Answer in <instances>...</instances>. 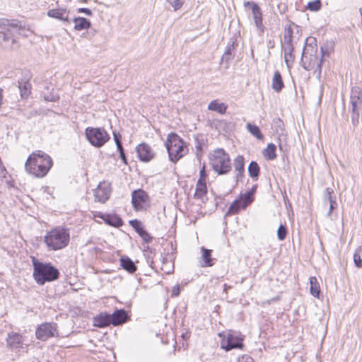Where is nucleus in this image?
Masks as SVG:
<instances>
[{"mask_svg":"<svg viewBox=\"0 0 362 362\" xmlns=\"http://www.w3.org/2000/svg\"><path fill=\"white\" fill-rule=\"evenodd\" d=\"M267 47L269 48H273L274 47V40H269L268 42H267Z\"/></svg>","mask_w":362,"mask_h":362,"instance_id":"nucleus-56","label":"nucleus"},{"mask_svg":"<svg viewBox=\"0 0 362 362\" xmlns=\"http://www.w3.org/2000/svg\"><path fill=\"white\" fill-rule=\"evenodd\" d=\"M252 4H256V3H255V2H252H252H250V1H247V2H245V3H244V6H245V7H246V6H251V8H252Z\"/></svg>","mask_w":362,"mask_h":362,"instance_id":"nucleus-57","label":"nucleus"},{"mask_svg":"<svg viewBox=\"0 0 362 362\" xmlns=\"http://www.w3.org/2000/svg\"><path fill=\"white\" fill-rule=\"evenodd\" d=\"M129 225L136 231L138 234L140 233V231L144 230L141 222L137 219L129 221Z\"/></svg>","mask_w":362,"mask_h":362,"instance_id":"nucleus-39","label":"nucleus"},{"mask_svg":"<svg viewBox=\"0 0 362 362\" xmlns=\"http://www.w3.org/2000/svg\"><path fill=\"white\" fill-rule=\"evenodd\" d=\"M208 109L223 115L226 112L227 105L223 103H219L217 100H214L209 103Z\"/></svg>","mask_w":362,"mask_h":362,"instance_id":"nucleus-27","label":"nucleus"},{"mask_svg":"<svg viewBox=\"0 0 362 362\" xmlns=\"http://www.w3.org/2000/svg\"><path fill=\"white\" fill-rule=\"evenodd\" d=\"M119 157L124 164H127V160L124 153H122L121 154H119Z\"/></svg>","mask_w":362,"mask_h":362,"instance_id":"nucleus-54","label":"nucleus"},{"mask_svg":"<svg viewBox=\"0 0 362 362\" xmlns=\"http://www.w3.org/2000/svg\"><path fill=\"white\" fill-rule=\"evenodd\" d=\"M210 164L218 175L226 174L231 169L229 155L223 148L214 151L210 156Z\"/></svg>","mask_w":362,"mask_h":362,"instance_id":"nucleus-7","label":"nucleus"},{"mask_svg":"<svg viewBox=\"0 0 362 362\" xmlns=\"http://www.w3.org/2000/svg\"><path fill=\"white\" fill-rule=\"evenodd\" d=\"M260 168L258 163L252 161L248 166V173L252 178H257L259 175Z\"/></svg>","mask_w":362,"mask_h":362,"instance_id":"nucleus-34","label":"nucleus"},{"mask_svg":"<svg viewBox=\"0 0 362 362\" xmlns=\"http://www.w3.org/2000/svg\"><path fill=\"white\" fill-rule=\"evenodd\" d=\"M166 1H167V2H168V3H170V2H172V1H173L172 0H166Z\"/></svg>","mask_w":362,"mask_h":362,"instance_id":"nucleus-62","label":"nucleus"},{"mask_svg":"<svg viewBox=\"0 0 362 362\" xmlns=\"http://www.w3.org/2000/svg\"><path fill=\"white\" fill-rule=\"evenodd\" d=\"M243 339L235 332H229L226 337L223 338L221 343L222 349L230 351L233 349L242 348L243 344L242 343Z\"/></svg>","mask_w":362,"mask_h":362,"instance_id":"nucleus-12","label":"nucleus"},{"mask_svg":"<svg viewBox=\"0 0 362 362\" xmlns=\"http://www.w3.org/2000/svg\"><path fill=\"white\" fill-rule=\"evenodd\" d=\"M169 158L176 163L188 153L186 143L175 133H170L165 142Z\"/></svg>","mask_w":362,"mask_h":362,"instance_id":"nucleus-4","label":"nucleus"},{"mask_svg":"<svg viewBox=\"0 0 362 362\" xmlns=\"http://www.w3.org/2000/svg\"><path fill=\"white\" fill-rule=\"evenodd\" d=\"M179 294H180V288H179V286L174 287L173 290V292H172V296H177Z\"/></svg>","mask_w":362,"mask_h":362,"instance_id":"nucleus-53","label":"nucleus"},{"mask_svg":"<svg viewBox=\"0 0 362 362\" xmlns=\"http://www.w3.org/2000/svg\"><path fill=\"white\" fill-rule=\"evenodd\" d=\"M116 146H117V148L119 154H121L122 153H124V148H123L122 145V143L119 144H117Z\"/></svg>","mask_w":362,"mask_h":362,"instance_id":"nucleus-55","label":"nucleus"},{"mask_svg":"<svg viewBox=\"0 0 362 362\" xmlns=\"http://www.w3.org/2000/svg\"><path fill=\"white\" fill-rule=\"evenodd\" d=\"M19 90L21 97L23 99H26L30 93L31 84L28 81L23 82V83L18 82Z\"/></svg>","mask_w":362,"mask_h":362,"instance_id":"nucleus-32","label":"nucleus"},{"mask_svg":"<svg viewBox=\"0 0 362 362\" xmlns=\"http://www.w3.org/2000/svg\"><path fill=\"white\" fill-rule=\"evenodd\" d=\"M113 136L116 145L121 144V135L119 133L114 132Z\"/></svg>","mask_w":362,"mask_h":362,"instance_id":"nucleus-51","label":"nucleus"},{"mask_svg":"<svg viewBox=\"0 0 362 362\" xmlns=\"http://www.w3.org/2000/svg\"><path fill=\"white\" fill-rule=\"evenodd\" d=\"M206 174L205 171V166L204 165L199 171V178L198 181H201V183H206Z\"/></svg>","mask_w":362,"mask_h":362,"instance_id":"nucleus-45","label":"nucleus"},{"mask_svg":"<svg viewBox=\"0 0 362 362\" xmlns=\"http://www.w3.org/2000/svg\"><path fill=\"white\" fill-rule=\"evenodd\" d=\"M246 128L247 131L257 139H262L264 138L263 134L261 133L259 127L257 125L247 123Z\"/></svg>","mask_w":362,"mask_h":362,"instance_id":"nucleus-33","label":"nucleus"},{"mask_svg":"<svg viewBox=\"0 0 362 362\" xmlns=\"http://www.w3.org/2000/svg\"><path fill=\"white\" fill-rule=\"evenodd\" d=\"M49 190H50V188L49 187H45L44 189V192L48 193L49 194H51Z\"/></svg>","mask_w":362,"mask_h":362,"instance_id":"nucleus-60","label":"nucleus"},{"mask_svg":"<svg viewBox=\"0 0 362 362\" xmlns=\"http://www.w3.org/2000/svg\"><path fill=\"white\" fill-rule=\"evenodd\" d=\"M98 216L109 226L117 228L123 225L122 219L117 214H100Z\"/></svg>","mask_w":362,"mask_h":362,"instance_id":"nucleus-17","label":"nucleus"},{"mask_svg":"<svg viewBox=\"0 0 362 362\" xmlns=\"http://www.w3.org/2000/svg\"><path fill=\"white\" fill-rule=\"evenodd\" d=\"M21 28V23L18 20L0 18V28L5 30V31H10L11 29H20Z\"/></svg>","mask_w":362,"mask_h":362,"instance_id":"nucleus-20","label":"nucleus"},{"mask_svg":"<svg viewBox=\"0 0 362 362\" xmlns=\"http://www.w3.org/2000/svg\"><path fill=\"white\" fill-rule=\"evenodd\" d=\"M85 134L88 141L98 148L103 146L110 139L109 134L103 128L87 127Z\"/></svg>","mask_w":362,"mask_h":362,"instance_id":"nucleus-9","label":"nucleus"},{"mask_svg":"<svg viewBox=\"0 0 362 362\" xmlns=\"http://www.w3.org/2000/svg\"><path fill=\"white\" fill-rule=\"evenodd\" d=\"M276 145L270 143L267 145V146L263 150L262 154L265 159L268 160H274L276 158Z\"/></svg>","mask_w":362,"mask_h":362,"instance_id":"nucleus-29","label":"nucleus"},{"mask_svg":"<svg viewBox=\"0 0 362 362\" xmlns=\"http://www.w3.org/2000/svg\"><path fill=\"white\" fill-rule=\"evenodd\" d=\"M112 324L110 315L107 313H101L93 319V325L95 327H104Z\"/></svg>","mask_w":362,"mask_h":362,"instance_id":"nucleus-24","label":"nucleus"},{"mask_svg":"<svg viewBox=\"0 0 362 362\" xmlns=\"http://www.w3.org/2000/svg\"><path fill=\"white\" fill-rule=\"evenodd\" d=\"M242 207V202L240 200H235L229 206L226 215H234L238 214Z\"/></svg>","mask_w":362,"mask_h":362,"instance_id":"nucleus-35","label":"nucleus"},{"mask_svg":"<svg viewBox=\"0 0 362 362\" xmlns=\"http://www.w3.org/2000/svg\"><path fill=\"white\" fill-rule=\"evenodd\" d=\"M234 42L232 44H228L226 48V50L222 56L221 60L229 62L232 59V52L234 50Z\"/></svg>","mask_w":362,"mask_h":362,"instance_id":"nucleus-37","label":"nucleus"},{"mask_svg":"<svg viewBox=\"0 0 362 362\" xmlns=\"http://www.w3.org/2000/svg\"><path fill=\"white\" fill-rule=\"evenodd\" d=\"M128 315L124 310H117L112 315L110 319L112 325L116 326L124 323L127 320Z\"/></svg>","mask_w":362,"mask_h":362,"instance_id":"nucleus-22","label":"nucleus"},{"mask_svg":"<svg viewBox=\"0 0 362 362\" xmlns=\"http://www.w3.org/2000/svg\"><path fill=\"white\" fill-rule=\"evenodd\" d=\"M284 87V84L282 80L281 74L279 71H276L272 78V88L276 93H279Z\"/></svg>","mask_w":362,"mask_h":362,"instance_id":"nucleus-26","label":"nucleus"},{"mask_svg":"<svg viewBox=\"0 0 362 362\" xmlns=\"http://www.w3.org/2000/svg\"><path fill=\"white\" fill-rule=\"evenodd\" d=\"M293 31L291 25H286L284 30V37L281 42V51L284 53V62L288 67L291 69L295 62L294 54V37Z\"/></svg>","mask_w":362,"mask_h":362,"instance_id":"nucleus-5","label":"nucleus"},{"mask_svg":"<svg viewBox=\"0 0 362 362\" xmlns=\"http://www.w3.org/2000/svg\"><path fill=\"white\" fill-rule=\"evenodd\" d=\"M69 240V230L62 227L50 230L44 237V242L49 251L59 250L66 247Z\"/></svg>","mask_w":362,"mask_h":362,"instance_id":"nucleus-3","label":"nucleus"},{"mask_svg":"<svg viewBox=\"0 0 362 362\" xmlns=\"http://www.w3.org/2000/svg\"><path fill=\"white\" fill-rule=\"evenodd\" d=\"M287 234V229L284 225H280L277 230V236L279 240H284Z\"/></svg>","mask_w":362,"mask_h":362,"instance_id":"nucleus-40","label":"nucleus"},{"mask_svg":"<svg viewBox=\"0 0 362 362\" xmlns=\"http://www.w3.org/2000/svg\"><path fill=\"white\" fill-rule=\"evenodd\" d=\"M23 337L17 332H11L8 334L6 345L11 350H18L23 347Z\"/></svg>","mask_w":362,"mask_h":362,"instance_id":"nucleus-15","label":"nucleus"},{"mask_svg":"<svg viewBox=\"0 0 362 362\" xmlns=\"http://www.w3.org/2000/svg\"><path fill=\"white\" fill-rule=\"evenodd\" d=\"M16 40L10 31L0 30V45L6 49H11Z\"/></svg>","mask_w":362,"mask_h":362,"instance_id":"nucleus-19","label":"nucleus"},{"mask_svg":"<svg viewBox=\"0 0 362 362\" xmlns=\"http://www.w3.org/2000/svg\"><path fill=\"white\" fill-rule=\"evenodd\" d=\"M33 277L39 285L52 281L59 278V271L50 264L34 262Z\"/></svg>","mask_w":362,"mask_h":362,"instance_id":"nucleus-6","label":"nucleus"},{"mask_svg":"<svg viewBox=\"0 0 362 362\" xmlns=\"http://www.w3.org/2000/svg\"><path fill=\"white\" fill-rule=\"evenodd\" d=\"M120 266L127 272L132 274L134 273L137 267L134 262L127 256H122L119 259Z\"/></svg>","mask_w":362,"mask_h":362,"instance_id":"nucleus-25","label":"nucleus"},{"mask_svg":"<svg viewBox=\"0 0 362 362\" xmlns=\"http://www.w3.org/2000/svg\"><path fill=\"white\" fill-rule=\"evenodd\" d=\"M112 192L111 185L105 181L100 182L94 190L95 201L105 203L110 197Z\"/></svg>","mask_w":362,"mask_h":362,"instance_id":"nucleus-13","label":"nucleus"},{"mask_svg":"<svg viewBox=\"0 0 362 362\" xmlns=\"http://www.w3.org/2000/svg\"><path fill=\"white\" fill-rule=\"evenodd\" d=\"M74 29L76 30H86L90 28V22L85 18L77 17L74 19Z\"/></svg>","mask_w":362,"mask_h":362,"instance_id":"nucleus-28","label":"nucleus"},{"mask_svg":"<svg viewBox=\"0 0 362 362\" xmlns=\"http://www.w3.org/2000/svg\"><path fill=\"white\" fill-rule=\"evenodd\" d=\"M36 338L45 341L49 338L58 337L57 325L54 322H44L35 329Z\"/></svg>","mask_w":362,"mask_h":362,"instance_id":"nucleus-11","label":"nucleus"},{"mask_svg":"<svg viewBox=\"0 0 362 362\" xmlns=\"http://www.w3.org/2000/svg\"><path fill=\"white\" fill-rule=\"evenodd\" d=\"M322 6L320 0H315L308 3L307 8L311 11H317Z\"/></svg>","mask_w":362,"mask_h":362,"instance_id":"nucleus-38","label":"nucleus"},{"mask_svg":"<svg viewBox=\"0 0 362 362\" xmlns=\"http://www.w3.org/2000/svg\"><path fill=\"white\" fill-rule=\"evenodd\" d=\"M69 11L65 8H57L50 9L47 11V16L50 18H56L62 21H69Z\"/></svg>","mask_w":362,"mask_h":362,"instance_id":"nucleus-18","label":"nucleus"},{"mask_svg":"<svg viewBox=\"0 0 362 362\" xmlns=\"http://www.w3.org/2000/svg\"><path fill=\"white\" fill-rule=\"evenodd\" d=\"M45 99L47 101L55 102L59 99V96L57 95H51L45 96Z\"/></svg>","mask_w":362,"mask_h":362,"instance_id":"nucleus-49","label":"nucleus"},{"mask_svg":"<svg viewBox=\"0 0 362 362\" xmlns=\"http://www.w3.org/2000/svg\"><path fill=\"white\" fill-rule=\"evenodd\" d=\"M253 192L252 191L247 192L241 197L242 207L245 209L250 204L253 202Z\"/></svg>","mask_w":362,"mask_h":362,"instance_id":"nucleus-36","label":"nucleus"},{"mask_svg":"<svg viewBox=\"0 0 362 362\" xmlns=\"http://www.w3.org/2000/svg\"><path fill=\"white\" fill-rule=\"evenodd\" d=\"M234 168L235 171L237 172V178L238 177L242 176L244 170H245V163H244V157L243 156H238L234 159Z\"/></svg>","mask_w":362,"mask_h":362,"instance_id":"nucleus-30","label":"nucleus"},{"mask_svg":"<svg viewBox=\"0 0 362 362\" xmlns=\"http://www.w3.org/2000/svg\"><path fill=\"white\" fill-rule=\"evenodd\" d=\"M6 174H7L6 169L4 165H2L0 168V176L5 177Z\"/></svg>","mask_w":362,"mask_h":362,"instance_id":"nucleus-52","label":"nucleus"},{"mask_svg":"<svg viewBox=\"0 0 362 362\" xmlns=\"http://www.w3.org/2000/svg\"><path fill=\"white\" fill-rule=\"evenodd\" d=\"M207 187L206 183H201V181H197L195 187V192L194 198L195 199L201 200L204 202L207 198Z\"/></svg>","mask_w":362,"mask_h":362,"instance_id":"nucleus-21","label":"nucleus"},{"mask_svg":"<svg viewBox=\"0 0 362 362\" xmlns=\"http://www.w3.org/2000/svg\"><path fill=\"white\" fill-rule=\"evenodd\" d=\"M202 251V259L203 262L202 263V267H212L216 262V259L211 257V250L206 249L204 247H201Z\"/></svg>","mask_w":362,"mask_h":362,"instance_id":"nucleus-23","label":"nucleus"},{"mask_svg":"<svg viewBox=\"0 0 362 362\" xmlns=\"http://www.w3.org/2000/svg\"><path fill=\"white\" fill-rule=\"evenodd\" d=\"M170 4L175 11H177L182 6L183 1L182 0H173L172 2H170Z\"/></svg>","mask_w":362,"mask_h":362,"instance_id":"nucleus-44","label":"nucleus"},{"mask_svg":"<svg viewBox=\"0 0 362 362\" xmlns=\"http://www.w3.org/2000/svg\"><path fill=\"white\" fill-rule=\"evenodd\" d=\"M139 235L146 243H150L152 240V237L145 230L140 231Z\"/></svg>","mask_w":362,"mask_h":362,"instance_id":"nucleus-42","label":"nucleus"},{"mask_svg":"<svg viewBox=\"0 0 362 362\" xmlns=\"http://www.w3.org/2000/svg\"><path fill=\"white\" fill-rule=\"evenodd\" d=\"M361 248H358L354 255V261L358 268H362V259L360 255Z\"/></svg>","mask_w":362,"mask_h":362,"instance_id":"nucleus-41","label":"nucleus"},{"mask_svg":"<svg viewBox=\"0 0 362 362\" xmlns=\"http://www.w3.org/2000/svg\"><path fill=\"white\" fill-rule=\"evenodd\" d=\"M53 165L52 158L42 151L33 152L27 158L25 168L28 173L39 178L44 177Z\"/></svg>","mask_w":362,"mask_h":362,"instance_id":"nucleus-1","label":"nucleus"},{"mask_svg":"<svg viewBox=\"0 0 362 362\" xmlns=\"http://www.w3.org/2000/svg\"><path fill=\"white\" fill-rule=\"evenodd\" d=\"M329 204V210L327 213V216H329L331 215V213L332 211V210L335 208V206H337V202L335 200H333V201H331V202H328Z\"/></svg>","mask_w":362,"mask_h":362,"instance_id":"nucleus-50","label":"nucleus"},{"mask_svg":"<svg viewBox=\"0 0 362 362\" xmlns=\"http://www.w3.org/2000/svg\"><path fill=\"white\" fill-rule=\"evenodd\" d=\"M252 16L259 34L262 35L264 31V26L262 23V9L258 4H252Z\"/></svg>","mask_w":362,"mask_h":362,"instance_id":"nucleus-16","label":"nucleus"},{"mask_svg":"<svg viewBox=\"0 0 362 362\" xmlns=\"http://www.w3.org/2000/svg\"><path fill=\"white\" fill-rule=\"evenodd\" d=\"M319 55L320 57H322V61H323V57L325 56L328 57L329 55V52L326 47L322 46L320 47V54Z\"/></svg>","mask_w":362,"mask_h":362,"instance_id":"nucleus-47","label":"nucleus"},{"mask_svg":"<svg viewBox=\"0 0 362 362\" xmlns=\"http://www.w3.org/2000/svg\"><path fill=\"white\" fill-rule=\"evenodd\" d=\"M196 148H197V149H199V150H201V145H200V144H197V145L196 146Z\"/></svg>","mask_w":362,"mask_h":362,"instance_id":"nucleus-61","label":"nucleus"},{"mask_svg":"<svg viewBox=\"0 0 362 362\" xmlns=\"http://www.w3.org/2000/svg\"><path fill=\"white\" fill-rule=\"evenodd\" d=\"M77 11L78 13H83L88 16H91L93 15L91 10L88 8H80Z\"/></svg>","mask_w":362,"mask_h":362,"instance_id":"nucleus-48","label":"nucleus"},{"mask_svg":"<svg viewBox=\"0 0 362 362\" xmlns=\"http://www.w3.org/2000/svg\"><path fill=\"white\" fill-rule=\"evenodd\" d=\"M230 286H228L226 284L223 285V291L227 293L228 289L230 288Z\"/></svg>","mask_w":362,"mask_h":362,"instance_id":"nucleus-59","label":"nucleus"},{"mask_svg":"<svg viewBox=\"0 0 362 362\" xmlns=\"http://www.w3.org/2000/svg\"><path fill=\"white\" fill-rule=\"evenodd\" d=\"M139 158L144 162H148L155 156V153L152 148L146 143H141L136 148Z\"/></svg>","mask_w":362,"mask_h":362,"instance_id":"nucleus-14","label":"nucleus"},{"mask_svg":"<svg viewBox=\"0 0 362 362\" xmlns=\"http://www.w3.org/2000/svg\"><path fill=\"white\" fill-rule=\"evenodd\" d=\"M333 193V189L332 188L327 187L325 191V200L327 202L335 200V198L332 197Z\"/></svg>","mask_w":362,"mask_h":362,"instance_id":"nucleus-43","label":"nucleus"},{"mask_svg":"<svg viewBox=\"0 0 362 362\" xmlns=\"http://www.w3.org/2000/svg\"><path fill=\"white\" fill-rule=\"evenodd\" d=\"M132 204L136 211H146L150 206L151 199L144 189H135L132 193Z\"/></svg>","mask_w":362,"mask_h":362,"instance_id":"nucleus-10","label":"nucleus"},{"mask_svg":"<svg viewBox=\"0 0 362 362\" xmlns=\"http://www.w3.org/2000/svg\"><path fill=\"white\" fill-rule=\"evenodd\" d=\"M349 110L352 124L357 127L362 112V88L360 86H355L351 89Z\"/></svg>","mask_w":362,"mask_h":362,"instance_id":"nucleus-8","label":"nucleus"},{"mask_svg":"<svg viewBox=\"0 0 362 362\" xmlns=\"http://www.w3.org/2000/svg\"><path fill=\"white\" fill-rule=\"evenodd\" d=\"M182 337L185 339V340H187V339H189V334L186 332L185 334H182Z\"/></svg>","mask_w":362,"mask_h":362,"instance_id":"nucleus-58","label":"nucleus"},{"mask_svg":"<svg viewBox=\"0 0 362 362\" xmlns=\"http://www.w3.org/2000/svg\"><path fill=\"white\" fill-rule=\"evenodd\" d=\"M322 57L318 54L316 39L312 37H308L305 40L301 57L302 66L307 71H313L320 78L322 73Z\"/></svg>","mask_w":362,"mask_h":362,"instance_id":"nucleus-2","label":"nucleus"},{"mask_svg":"<svg viewBox=\"0 0 362 362\" xmlns=\"http://www.w3.org/2000/svg\"><path fill=\"white\" fill-rule=\"evenodd\" d=\"M237 362H254L253 358L247 355L242 356L238 358Z\"/></svg>","mask_w":362,"mask_h":362,"instance_id":"nucleus-46","label":"nucleus"},{"mask_svg":"<svg viewBox=\"0 0 362 362\" xmlns=\"http://www.w3.org/2000/svg\"><path fill=\"white\" fill-rule=\"evenodd\" d=\"M310 291L312 296L319 298L320 294V287L318 281L315 276L310 277Z\"/></svg>","mask_w":362,"mask_h":362,"instance_id":"nucleus-31","label":"nucleus"}]
</instances>
